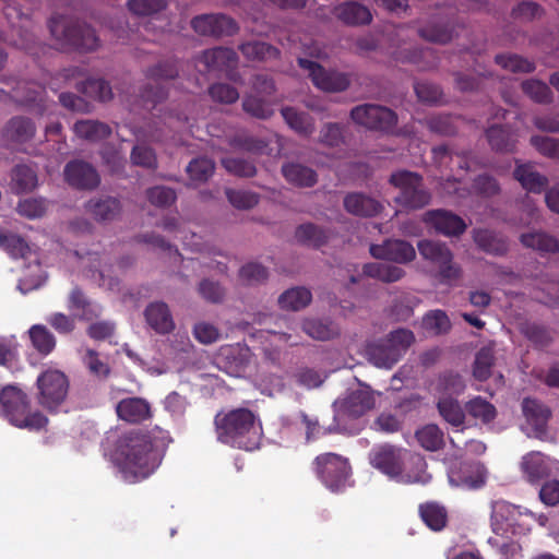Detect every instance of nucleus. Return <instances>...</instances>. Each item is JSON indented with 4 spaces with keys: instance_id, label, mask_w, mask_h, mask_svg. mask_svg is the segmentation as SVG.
Instances as JSON below:
<instances>
[{
    "instance_id": "f3484780",
    "label": "nucleus",
    "mask_w": 559,
    "mask_h": 559,
    "mask_svg": "<svg viewBox=\"0 0 559 559\" xmlns=\"http://www.w3.org/2000/svg\"><path fill=\"white\" fill-rule=\"evenodd\" d=\"M424 222L433 227L438 233L445 236L462 235L467 225L459 215L447 210H431L425 213Z\"/></svg>"
},
{
    "instance_id": "49530a36",
    "label": "nucleus",
    "mask_w": 559,
    "mask_h": 559,
    "mask_svg": "<svg viewBox=\"0 0 559 559\" xmlns=\"http://www.w3.org/2000/svg\"><path fill=\"white\" fill-rule=\"evenodd\" d=\"M73 129L78 136L88 141L104 140L111 134V128L98 120H80Z\"/></svg>"
},
{
    "instance_id": "cd10ccee",
    "label": "nucleus",
    "mask_w": 559,
    "mask_h": 559,
    "mask_svg": "<svg viewBox=\"0 0 559 559\" xmlns=\"http://www.w3.org/2000/svg\"><path fill=\"white\" fill-rule=\"evenodd\" d=\"M36 126L34 121L25 116H14L4 126L3 136L13 144H24L34 139Z\"/></svg>"
},
{
    "instance_id": "f257e3e1",
    "label": "nucleus",
    "mask_w": 559,
    "mask_h": 559,
    "mask_svg": "<svg viewBox=\"0 0 559 559\" xmlns=\"http://www.w3.org/2000/svg\"><path fill=\"white\" fill-rule=\"evenodd\" d=\"M163 453L151 432L131 429L121 433L112 453V461L124 481L135 484L150 477L160 465Z\"/></svg>"
},
{
    "instance_id": "1a4fd4ad",
    "label": "nucleus",
    "mask_w": 559,
    "mask_h": 559,
    "mask_svg": "<svg viewBox=\"0 0 559 559\" xmlns=\"http://www.w3.org/2000/svg\"><path fill=\"white\" fill-rule=\"evenodd\" d=\"M314 472L320 480L332 491L342 490L349 477L348 460L336 453L318 455L313 462Z\"/></svg>"
},
{
    "instance_id": "393cba45",
    "label": "nucleus",
    "mask_w": 559,
    "mask_h": 559,
    "mask_svg": "<svg viewBox=\"0 0 559 559\" xmlns=\"http://www.w3.org/2000/svg\"><path fill=\"white\" fill-rule=\"evenodd\" d=\"M343 205L347 213L359 217H373L383 210V205L378 200L362 192L347 193Z\"/></svg>"
},
{
    "instance_id": "58836bf2",
    "label": "nucleus",
    "mask_w": 559,
    "mask_h": 559,
    "mask_svg": "<svg viewBox=\"0 0 559 559\" xmlns=\"http://www.w3.org/2000/svg\"><path fill=\"white\" fill-rule=\"evenodd\" d=\"M440 416L451 426L461 427L465 423L466 411L459 401L450 395H443L437 403Z\"/></svg>"
},
{
    "instance_id": "603ef678",
    "label": "nucleus",
    "mask_w": 559,
    "mask_h": 559,
    "mask_svg": "<svg viewBox=\"0 0 559 559\" xmlns=\"http://www.w3.org/2000/svg\"><path fill=\"white\" fill-rule=\"evenodd\" d=\"M495 62L501 68L513 73H532L536 69L533 61L516 53L496 55Z\"/></svg>"
},
{
    "instance_id": "72a5a7b5",
    "label": "nucleus",
    "mask_w": 559,
    "mask_h": 559,
    "mask_svg": "<svg viewBox=\"0 0 559 559\" xmlns=\"http://www.w3.org/2000/svg\"><path fill=\"white\" fill-rule=\"evenodd\" d=\"M420 302V298L414 294L401 293L392 299L388 317L393 322H406L414 316V310Z\"/></svg>"
},
{
    "instance_id": "dca6fc26",
    "label": "nucleus",
    "mask_w": 559,
    "mask_h": 559,
    "mask_svg": "<svg viewBox=\"0 0 559 559\" xmlns=\"http://www.w3.org/2000/svg\"><path fill=\"white\" fill-rule=\"evenodd\" d=\"M523 514L521 507L504 500L495 501L491 506V527L500 536L514 533L516 518Z\"/></svg>"
},
{
    "instance_id": "f704fd0d",
    "label": "nucleus",
    "mask_w": 559,
    "mask_h": 559,
    "mask_svg": "<svg viewBox=\"0 0 559 559\" xmlns=\"http://www.w3.org/2000/svg\"><path fill=\"white\" fill-rule=\"evenodd\" d=\"M295 238L302 246L319 249L328 243L330 233L313 223H305L296 228Z\"/></svg>"
},
{
    "instance_id": "6ab92c4d",
    "label": "nucleus",
    "mask_w": 559,
    "mask_h": 559,
    "mask_svg": "<svg viewBox=\"0 0 559 559\" xmlns=\"http://www.w3.org/2000/svg\"><path fill=\"white\" fill-rule=\"evenodd\" d=\"M522 413L535 437L542 438L546 435L548 421L551 417V411L547 405L536 399L526 397L522 402Z\"/></svg>"
},
{
    "instance_id": "2f4dec72",
    "label": "nucleus",
    "mask_w": 559,
    "mask_h": 559,
    "mask_svg": "<svg viewBox=\"0 0 559 559\" xmlns=\"http://www.w3.org/2000/svg\"><path fill=\"white\" fill-rule=\"evenodd\" d=\"M199 61L204 64L206 70H223L235 67L238 62V56L231 48L215 47L204 50Z\"/></svg>"
},
{
    "instance_id": "0e129e2a",
    "label": "nucleus",
    "mask_w": 559,
    "mask_h": 559,
    "mask_svg": "<svg viewBox=\"0 0 559 559\" xmlns=\"http://www.w3.org/2000/svg\"><path fill=\"white\" fill-rule=\"evenodd\" d=\"M238 276L243 285L257 286L267 281L269 271L261 263L249 262L239 269Z\"/></svg>"
},
{
    "instance_id": "5701e85b",
    "label": "nucleus",
    "mask_w": 559,
    "mask_h": 559,
    "mask_svg": "<svg viewBox=\"0 0 559 559\" xmlns=\"http://www.w3.org/2000/svg\"><path fill=\"white\" fill-rule=\"evenodd\" d=\"M147 325L157 334L166 335L175 330V321L168 305L164 301L150 302L144 309Z\"/></svg>"
},
{
    "instance_id": "6e6d98bb",
    "label": "nucleus",
    "mask_w": 559,
    "mask_h": 559,
    "mask_svg": "<svg viewBox=\"0 0 559 559\" xmlns=\"http://www.w3.org/2000/svg\"><path fill=\"white\" fill-rule=\"evenodd\" d=\"M215 163L209 157L193 158L187 166L186 171L194 183L206 182L214 174Z\"/></svg>"
},
{
    "instance_id": "de8ad7c7",
    "label": "nucleus",
    "mask_w": 559,
    "mask_h": 559,
    "mask_svg": "<svg viewBox=\"0 0 559 559\" xmlns=\"http://www.w3.org/2000/svg\"><path fill=\"white\" fill-rule=\"evenodd\" d=\"M419 514L425 524L432 531H441L448 521L445 508L437 502H426L419 506Z\"/></svg>"
},
{
    "instance_id": "9d476101",
    "label": "nucleus",
    "mask_w": 559,
    "mask_h": 559,
    "mask_svg": "<svg viewBox=\"0 0 559 559\" xmlns=\"http://www.w3.org/2000/svg\"><path fill=\"white\" fill-rule=\"evenodd\" d=\"M298 66L309 71L314 86L324 92L341 93L350 86L352 80L347 73L326 70L318 62L305 58L298 59Z\"/></svg>"
},
{
    "instance_id": "6e6552de",
    "label": "nucleus",
    "mask_w": 559,
    "mask_h": 559,
    "mask_svg": "<svg viewBox=\"0 0 559 559\" xmlns=\"http://www.w3.org/2000/svg\"><path fill=\"white\" fill-rule=\"evenodd\" d=\"M417 248L423 259L438 266L439 275L443 282L451 283L461 277L462 269L453 262V253L445 243L423 239L418 241Z\"/></svg>"
},
{
    "instance_id": "ddd939ff",
    "label": "nucleus",
    "mask_w": 559,
    "mask_h": 559,
    "mask_svg": "<svg viewBox=\"0 0 559 559\" xmlns=\"http://www.w3.org/2000/svg\"><path fill=\"white\" fill-rule=\"evenodd\" d=\"M63 177L66 182L76 190H95L100 183L96 168L83 159L68 162L63 168Z\"/></svg>"
},
{
    "instance_id": "39448f33",
    "label": "nucleus",
    "mask_w": 559,
    "mask_h": 559,
    "mask_svg": "<svg viewBox=\"0 0 559 559\" xmlns=\"http://www.w3.org/2000/svg\"><path fill=\"white\" fill-rule=\"evenodd\" d=\"M388 182L397 190L393 201L402 211L421 210L432 200V194L419 173L397 169L390 175Z\"/></svg>"
},
{
    "instance_id": "a211bd4d",
    "label": "nucleus",
    "mask_w": 559,
    "mask_h": 559,
    "mask_svg": "<svg viewBox=\"0 0 559 559\" xmlns=\"http://www.w3.org/2000/svg\"><path fill=\"white\" fill-rule=\"evenodd\" d=\"M85 212L96 222L106 223L115 221L122 211L121 201L111 195H99L90 199L84 204Z\"/></svg>"
},
{
    "instance_id": "37998d69",
    "label": "nucleus",
    "mask_w": 559,
    "mask_h": 559,
    "mask_svg": "<svg viewBox=\"0 0 559 559\" xmlns=\"http://www.w3.org/2000/svg\"><path fill=\"white\" fill-rule=\"evenodd\" d=\"M241 53L251 61H266L278 59L281 51L271 44L252 40L239 46Z\"/></svg>"
},
{
    "instance_id": "e433bc0d",
    "label": "nucleus",
    "mask_w": 559,
    "mask_h": 559,
    "mask_svg": "<svg viewBox=\"0 0 559 559\" xmlns=\"http://www.w3.org/2000/svg\"><path fill=\"white\" fill-rule=\"evenodd\" d=\"M12 190L15 193H27L38 185L37 171L32 164H17L12 169Z\"/></svg>"
},
{
    "instance_id": "4be33fe9",
    "label": "nucleus",
    "mask_w": 559,
    "mask_h": 559,
    "mask_svg": "<svg viewBox=\"0 0 559 559\" xmlns=\"http://www.w3.org/2000/svg\"><path fill=\"white\" fill-rule=\"evenodd\" d=\"M417 33L424 40L438 45H447L456 36L454 23L442 17L431 19Z\"/></svg>"
},
{
    "instance_id": "680f3d73",
    "label": "nucleus",
    "mask_w": 559,
    "mask_h": 559,
    "mask_svg": "<svg viewBox=\"0 0 559 559\" xmlns=\"http://www.w3.org/2000/svg\"><path fill=\"white\" fill-rule=\"evenodd\" d=\"M169 96V90L159 83H145L139 90V98L144 106L155 108Z\"/></svg>"
},
{
    "instance_id": "3c124183",
    "label": "nucleus",
    "mask_w": 559,
    "mask_h": 559,
    "mask_svg": "<svg viewBox=\"0 0 559 559\" xmlns=\"http://www.w3.org/2000/svg\"><path fill=\"white\" fill-rule=\"evenodd\" d=\"M127 9L136 17L154 16L168 8L167 0H127Z\"/></svg>"
},
{
    "instance_id": "09e8293b",
    "label": "nucleus",
    "mask_w": 559,
    "mask_h": 559,
    "mask_svg": "<svg viewBox=\"0 0 559 559\" xmlns=\"http://www.w3.org/2000/svg\"><path fill=\"white\" fill-rule=\"evenodd\" d=\"M421 325L433 336L448 334L452 328L448 314L440 309L428 311L423 317Z\"/></svg>"
},
{
    "instance_id": "f03ea898",
    "label": "nucleus",
    "mask_w": 559,
    "mask_h": 559,
    "mask_svg": "<svg viewBox=\"0 0 559 559\" xmlns=\"http://www.w3.org/2000/svg\"><path fill=\"white\" fill-rule=\"evenodd\" d=\"M217 440L245 451L259 448L263 435L259 417L250 409L239 407L218 413L214 418Z\"/></svg>"
},
{
    "instance_id": "4468645a",
    "label": "nucleus",
    "mask_w": 559,
    "mask_h": 559,
    "mask_svg": "<svg viewBox=\"0 0 559 559\" xmlns=\"http://www.w3.org/2000/svg\"><path fill=\"white\" fill-rule=\"evenodd\" d=\"M369 252L374 259L400 264L412 262L416 258L415 248L402 239H388L381 245H371Z\"/></svg>"
},
{
    "instance_id": "c756f323",
    "label": "nucleus",
    "mask_w": 559,
    "mask_h": 559,
    "mask_svg": "<svg viewBox=\"0 0 559 559\" xmlns=\"http://www.w3.org/2000/svg\"><path fill=\"white\" fill-rule=\"evenodd\" d=\"M116 412L121 420L130 424H139L151 417L150 405L141 397L121 400L116 406Z\"/></svg>"
},
{
    "instance_id": "4d7b16f0",
    "label": "nucleus",
    "mask_w": 559,
    "mask_h": 559,
    "mask_svg": "<svg viewBox=\"0 0 559 559\" xmlns=\"http://www.w3.org/2000/svg\"><path fill=\"white\" fill-rule=\"evenodd\" d=\"M221 164L227 173L236 177L251 178L257 175V166L249 158L226 156L221 159Z\"/></svg>"
},
{
    "instance_id": "a19ab883",
    "label": "nucleus",
    "mask_w": 559,
    "mask_h": 559,
    "mask_svg": "<svg viewBox=\"0 0 559 559\" xmlns=\"http://www.w3.org/2000/svg\"><path fill=\"white\" fill-rule=\"evenodd\" d=\"M362 274L383 283H394L404 277L405 271L396 265L370 262L364 264Z\"/></svg>"
},
{
    "instance_id": "79ce46f5",
    "label": "nucleus",
    "mask_w": 559,
    "mask_h": 559,
    "mask_svg": "<svg viewBox=\"0 0 559 559\" xmlns=\"http://www.w3.org/2000/svg\"><path fill=\"white\" fill-rule=\"evenodd\" d=\"M76 88L85 96L102 103L109 102L114 98L112 88L109 82L104 79L90 78L78 83Z\"/></svg>"
},
{
    "instance_id": "e2e57ef3",
    "label": "nucleus",
    "mask_w": 559,
    "mask_h": 559,
    "mask_svg": "<svg viewBox=\"0 0 559 559\" xmlns=\"http://www.w3.org/2000/svg\"><path fill=\"white\" fill-rule=\"evenodd\" d=\"M199 295L210 304H223L227 296L226 287L218 281L203 278L198 284Z\"/></svg>"
},
{
    "instance_id": "a18cd8bd",
    "label": "nucleus",
    "mask_w": 559,
    "mask_h": 559,
    "mask_svg": "<svg viewBox=\"0 0 559 559\" xmlns=\"http://www.w3.org/2000/svg\"><path fill=\"white\" fill-rule=\"evenodd\" d=\"M302 330L310 337L318 341H329L340 335V329L336 324L320 319L304 320Z\"/></svg>"
},
{
    "instance_id": "864d4df0",
    "label": "nucleus",
    "mask_w": 559,
    "mask_h": 559,
    "mask_svg": "<svg viewBox=\"0 0 559 559\" xmlns=\"http://www.w3.org/2000/svg\"><path fill=\"white\" fill-rule=\"evenodd\" d=\"M443 431L433 424L426 425L416 431L418 443L427 451H438L444 445Z\"/></svg>"
},
{
    "instance_id": "c9c22d12",
    "label": "nucleus",
    "mask_w": 559,
    "mask_h": 559,
    "mask_svg": "<svg viewBox=\"0 0 559 559\" xmlns=\"http://www.w3.org/2000/svg\"><path fill=\"white\" fill-rule=\"evenodd\" d=\"M513 176L525 190L533 193H540L548 186L547 177L538 173L530 164L518 165Z\"/></svg>"
},
{
    "instance_id": "aec40b11",
    "label": "nucleus",
    "mask_w": 559,
    "mask_h": 559,
    "mask_svg": "<svg viewBox=\"0 0 559 559\" xmlns=\"http://www.w3.org/2000/svg\"><path fill=\"white\" fill-rule=\"evenodd\" d=\"M15 100L34 111L37 115H44L47 110V92L44 86L36 83H21L15 88L13 96Z\"/></svg>"
},
{
    "instance_id": "f8f14e48",
    "label": "nucleus",
    "mask_w": 559,
    "mask_h": 559,
    "mask_svg": "<svg viewBox=\"0 0 559 559\" xmlns=\"http://www.w3.org/2000/svg\"><path fill=\"white\" fill-rule=\"evenodd\" d=\"M405 454L406 451L397 447L381 444L370 451L369 462L372 467L396 480L397 475L401 474V467L405 463Z\"/></svg>"
},
{
    "instance_id": "423d86ee",
    "label": "nucleus",
    "mask_w": 559,
    "mask_h": 559,
    "mask_svg": "<svg viewBox=\"0 0 559 559\" xmlns=\"http://www.w3.org/2000/svg\"><path fill=\"white\" fill-rule=\"evenodd\" d=\"M349 118L354 123L367 130L393 134L397 123V114L386 106L365 103L353 107Z\"/></svg>"
},
{
    "instance_id": "ea45409f",
    "label": "nucleus",
    "mask_w": 559,
    "mask_h": 559,
    "mask_svg": "<svg viewBox=\"0 0 559 559\" xmlns=\"http://www.w3.org/2000/svg\"><path fill=\"white\" fill-rule=\"evenodd\" d=\"M312 300V294L306 287H293L278 297L280 308L287 311H299Z\"/></svg>"
},
{
    "instance_id": "473e14b6",
    "label": "nucleus",
    "mask_w": 559,
    "mask_h": 559,
    "mask_svg": "<svg viewBox=\"0 0 559 559\" xmlns=\"http://www.w3.org/2000/svg\"><path fill=\"white\" fill-rule=\"evenodd\" d=\"M521 469L531 484L538 483L550 474L546 455L538 451H532L522 457Z\"/></svg>"
},
{
    "instance_id": "2eb2a0df",
    "label": "nucleus",
    "mask_w": 559,
    "mask_h": 559,
    "mask_svg": "<svg viewBox=\"0 0 559 559\" xmlns=\"http://www.w3.org/2000/svg\"><path fill=\"white\" fill-rule=\"evenodd\" d=\"M487 478V471L483 464L460 463L449 472V481L455 487L466 489L481 488Z\"/></svg>"
},
{
    "instance_id": "a878e982",
    "label": "nucleus",
    "mask_w": 559,
    "mask_h": 559,
    "mask_svg": "<svg viewBox=\"0 0 559 559\" xmlns=\"http://www.w3.org/2000/svg\"><path fill=\"white\" fill-rule=\"evenodd\" d=\"M334 16L348 26L369 25L372 22L370 10L356 1L337 4L333 10Z\"/></svg>"
},
{
    "instance_id": "5fc2aeb1",
    "label": "nucleus",
    "mask_w": 559,
    "mask_h": 559,
    "mask_svg": "<svg viewBox=\"0 0 559 559\" xmlns=\"http://www.w3.org/2000/svg\"><path fill=\"white\" fill-rule=\"evenodd\" d=\"M285 122L300 134H310L313 131L311 117L306 112H300L294 107H283L281 109Z\"/></svg>"
},
{
    "instance_id": "4c0bfd02",
    "label": "nucleus",
    "mask_w": 559,
    "mask_h": 559,
    "mask_svg": "<svg viewBox=\"0 0 559 559\" xmlns=\"http://www.w3.org/2000/svg\"><path fill=\"white\" fill-rule=\"evenodd\" d=\"M521 243L540 253L559 252V240L542 230L525 233L520 236Z\"/></svg>"
},
{
    "instance_id": "c85d7f7f",
    "label": "nucleus",
    "mask_w": 559,
    "mask_h": 559,
    "mask_svg": "<svg viewBox=\"0 0 559 559\" xmlns=\"http://www.w3.org/2000/svg\"><path fill=\"white\" fill-rule=\"evenodd\" d=\"M281 173L288 183L297 188H311L318 182L316 170L297 162L284 163Z\"/></svg>"
},
{
    "instance_id": "c03bdc74",
    "label": "nucleus",
    "mask_w": 559,
    "mask_h": 559,
    "mask_svg": "<svg viewBox=\"0 0 559 559\" xmlns=\"http://www.w3.org/2000/svg\"><path fill=\"white\" fill-rule=\"evenodd\" d=\"M466 413L483 425L493 423L497 417V408L481 396H475L465 404Z\"/></svg>"
},
{
    "instance_id": "bb28decb",
    "label": "nucleus",
    "mask_w": 559,
    "mask_h": 559,
    "mask_svg": "<svg viewBox=\"0 0 559 559\" xmlns=\"http://www.w3.org/2000/svg\"><path fill=\"white\" fill-rule=\"evenodd\" d=\"M485 135L490 148L497 153H513L518 143L515 131L506 124H492Z\"/></svg>"
},
{
    "instance_id": "052dcab7",
    "label": "nucleus",
    "mask_w": 559,
    "mask_h": 559,
    "mask_svg": "<svg viewBox=\"0 0 559 559\" xmlns=\"http://www.w3.org/2000/svg\"><path fill=\"white\" fill-rule=\"evenodd\" d=\"M29 338L36 350L43 355L50 354L56 346L53 334L41 324L33 325L29 331Z\"/></svg>"
},
{
    "instance_id": "7ed1b4c3",
    "label": "nucleus",
    "mask_w": 559,
    "mask_h": 559,
    "mask_svg": "<svg viewBox=\"0 0 559 559\" xmlns=\"http://www.w3.org/2000/svg\"><path fill=\"white\" fill-rule=\"evenodd\" d=\"M0 407L3 417L20 429L39 431L48 424V418L41 412L32 411L31 402L20 386H2Z\"/></svg>"
},
{
    "instance_id": "338daca9",
    "label": "nucleus",
    "mask_w": 559,
    "mask_h": 559,
    "mask_svg": "<svg viewBox=\"0 0 559 559\" xmlns=\"http://www.w3.org/2000/svg\"><path fill=\"white\" fill-rule=\"evenodd\" d=\"M521 87L524 94L535 103L550 104L552 102V92L550 87L540 80H525L522 82Z\"/></svg>"
},
{
    "instance_id": "9b49d317",
    "label": "nucleus",
    "mask_w": 559,
    "mask_h": 559,
    "mask_svg": "<svg viewBox=\"0 0 559 559\" xmlns=\"http://www.w3.org/2000/svg\"><path fill=\"white\" fill-rule=\"evenodd\" d=\"M191 28L200 36L222 38L238 33L237 22L223 13H204L195 15L190 21Z\"/></svg>"
},
{
    "instance_id": "b1692460",
    "label": "nucleus",
    "mask_w": 559,
    "mask_h": 559,
    "mask_svg": "<svg viewBox=\"0 0 559 559\" xmlns=\"http://www.w3.org/2000/svg\"><path fill=\"white\" fill-rule=\"evenodd\" d=\"M431 480V475L427 472V462L425 457L417 453H408L405 463L401 467V474L397 475V483L426 485Z\"/></svg>"
},
{
    "instance_id": "bf43d9fd",
    "label": "nucleus",
    "mask_w": 559,
    "mask_h": 559,
    "mask_svg": "<svg viewBox=\"0 0 559 559\" xmlns=\"http://www.w3.org/2000/svg\"><path fill=\"white\" fill-rule=\"evenodd\" d=\"M241 106L242 110L254 119L266 120L274 115L270 103L252 94L243 97Z\"/></svg>"
},
{
    "instance_id": "7c9ffc66",
    "label": "nucleus",
    "mask_w": 559,
    "mask_h": 559,
    "mask_svg": "<svg viewBox=\"0 0 559 559\" xmlns=\"http://www.w3.org/2000/svg\"><path fill=\"white\" fill-rule=\"evenodd\" d=\"M365 352L368 360L379 368L390 369L401 359L385 338L368 343Z\"/></svg>"
},
{
    "instance_id": "69168bd1",
    "label": "nucleus",
    "mask_w": 559,
    "mask_h": 559,
    "mask_svg": "<svg viewBox=\"0 0 559 559\" xmlns=\"http://www.w3.org/2000/svg\"><path fill=\"white\" fill-rule=\"evenodd\" d=\"M402 388L390 386L386 389L389 394L385 399L394 402V407L402 412H409L421 405V396L413 392H402Z\"/></svg>"
},
{
    "instance_id": "412c9836",
    "label": "nucleus",
    "mask_w": 559,
    "mask_h": 559,
    "mask_svg": "<svg viewBox=\"0 0 559 559\" xmlns=\"http://www.w3.org/2000/svg\"><path fill=\"white\" fill-rule=\"evenodd\" d=\"M472 238L476 247L490 255L503 257L509 251V241L501 233L488 228H475Z\"/></svg>"
},
{
    "instance_id": "8fccbe9b",
    "label": "nucleus",
    "mask_w": 559,
    "mask_h": 559,
    "mask_svg": "<svg viewBox=\"0 0 559 559\" xmlns=\"http://www.w3.org/2000/svg\"><path fill=\"white\" fill-rule=\"evenodd\" d=\"M495 364V350L493 346L488 345L481 347L474 360L473 376L479 381H487L491 374V368Z\"/></svg>"
},
{
    "instance_id": "0eeeda50",
    "label": "nucleus",
    "mask_w": 559,
    "mask_h": 559,
    "mask_svg": "<svg viewBox=\"0 0 559 559\" xmlns=\"http://www.w3.org/2000/svg\"><path fill=\"white\" fill-rule=\"evenodd\" d=\"M382 404V393L371 386H359L346 393L345 396L334 401V419L359 418L374 406Z\"/></svg>"
},
{
    "instance_id": "774afa93",
    "label": "nucleus",
    "mask_w": 559,
    "mask_h": 559,
    "mask_svg": "<svg viewBox=\"0 0 559 559\" xmlns=\"http://www.w3.org/2000/svg\"><path fill=\"white\" fill-rule=\"evenodd\" d=\"M385 340L393 348V352L399 354V357L402 358V356L407 352V349L415 343L416 336L412 330L399 328L391 331L385 336Z\"/></svg>"
},
{
    "instance_id": "13d9d810",
    "label": "nucleus",
    "mask_w": 559,
    "mask_h": 559,
    "mask_svg": "<svg viewBox=\"0 0 559 559\" xmlns=\"http://www.w3.org/2000/svg\"><path fill=\"white\" fill-rule=\"evenodd\" d=\"M144 75L148 80L170 81L179 76V68L176 60H162L145 69Z\"/></svg>"
},
{
    "instance_id": "20e7f679",
    "label": "nucleus",
    "mask_w": 559,
    "mask_h": 559,
    "mask_svg": "<svg viewBox=\"0 0 559 559\" xmlns=\"http://www.w3.org/2000/svg\"><path fill=\"white\" fill-rule=\"evenodd\" d=\"M51 36L62 50L93 51L98 47L95 31L86 23L70 16L56 15L49 20Z\"/></svg>"
}]
</instances>
